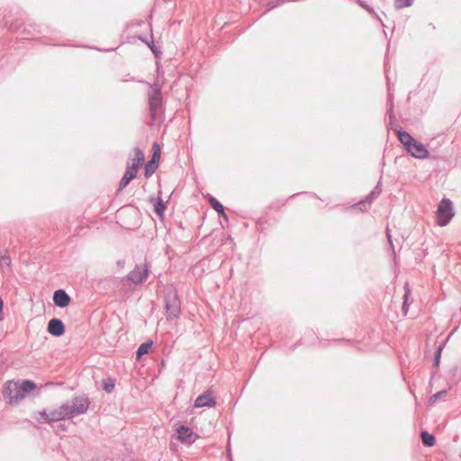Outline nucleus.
Listing matches in <instances>:
<instances>
[{
  "label": "nucleus",
  "mask_w": 461,
  "mask_h": 461,
  "mask_svg": "<svg viewBox=\"0 0 461 461\" xmlns=\"http://www.w3.org/2000/svg\"><path fill=\"white\" fill-rule=\"evenodd\" d=\"M88 400L79 396L73 399L70 404H63L53 411L43 410L36 414V420L40 422L58 421L72 418L84 413L88 408Z\"/></svg>",
  "instance_id": "1"
},
{
  "label": "nucleus",
  "mask_w": 461,
  "mask_h": 461,
  "mask_svg": "<svg viewBox=\"0 0 461 461\" xmlns=\"http://www.w3.org/2000/svg\"><path fill=\"white\" fill-rule=\"evenodd\" d=\"M37 385L32 380L22 382L8 380L3 386V397L10 404L17 403L25 398L26 393L34 391Z\"/></svg>",
  "instance_id": "2"
},
{
  "label": "nucleus",
  "mask_w": 461,
  "mask_h": 461,
  "mask_svg": "<svg viewBox=\"0 0 461 461\" xmlns=\"http://www.w3.org/2000/svg\"><path fill=\"white\" fill-rule=\"evenodd\" d=\"M399 140L413 157L423 158L428 155V150L421 143L414 140L408 132L399 131L397 132Z\"/></svg>",
  "instance_id": "3"
},
{
  "label": "nucleus",
  "mask_w": 461,
  "mask_h": 461,
  "mask_svg": "<svg viewBox=\"0 0 461 461\" xmlns=\"http://www.w3.org/2000/svg\"><path fill=\"white\" fill-rule=\"evenodd\" d=\"M437 221L439 226L447 225L453 217L452 203L444 198L440 201L437 210Z\"/></svg>",
  "instance_id": "4"
},
{
  "label": "nucleus",
  "mask_w": 461,
  "mask_h": 461,
  "mask_svg": "<svg viewBox=\"0 0 461 461\" xmlns=\"http://www.w3.org/2000/svg\"><path fill=\"white\" fill-rule=\"evenodd\" d=\"M149 275V267L146 264L137 266L134 270H132L128 277L133 283H141L143 282Z\"/></svg>",
  "instance_id": "5"
},
{
  "label": "nucleus",
  "mask_w": 461,
  "mask_h": 461,
  "mask_svg": "<svg viewBox=\"0 0 461 461\" xmlns=\"http://www.w3.org/2000/svg\"><path fill=\"white\" fill-rule=\"evenodd\" d=\"M177 439L186 445H191L196 439V436L194 434L193 430L185 426H180L177 429Z\"/></svg>",
  "instance_id": "6"
},
{
  "label": "nucleus",
  "mask_w": 461,
  "mask_h": 461,
  "mask_svg": "<svg viewBox=\"0 0 461 461\" xmlns=\"http://www.w3.org/2000/svg\"><path fill=\"white\" fill-rule=\"evenodd\" d=\"M161 105H162V99H161L160 94L158 92H155L154 95L149 97V109H150L151 118L153 120H156L157 116L160 113Z\"/></svg>",
  "instance_id": "7"
},
{
  "label": "nucleus",
  "mask_w": 461,
  "mask_h": 461,
  "mask_svg": "<svg viewBox=\"0 0 461 461\" xmlns=\"http://www.w3.org/2000/svg\"><path fill=\"white\" fill-rule=\"evenodd\" d=\"M166 311L169 317L177 318L180 315V302L176 296L167 301Z\"/></svg>",
  "instance_id": "8"
},
{
  "label": "nucleus",
  "mask_w": 461,
  "mask_h": 461,
  "mask_svg": "<svg viewBox=\"0 0 461 461\" xmlns=\"http://www.w3.org/2000/svg\"><path fill=\"white\" fill-rule=\"evenodd\" d=\"M215 405V400L212 396V393H204L202 395H199L195 402H194V407L195 408H202V407H213Z\"/></svg>",
  "instance_id": "9"
},
{
  "label": "nucleus",
  "mask_w": 461,
  "mask_h": 461,
  "mask_svg": "<svg viewBox=\"0 0 461 461\" xmlns=\"http://www.w3.org/2000/svg\"><path fill=\"white\" fill-rule=\"evenodd\" d=\"M48 331L53 336L59 337L65 332V326L59 319H51L48 323Z\"/></svg>",
  "instance_id": "10"
},
{
  "label": "nucleus",
  "mask_w": 461,
  "mask_h": 461,
  "mask_svg": "<svg viewBox=\"0 0 461 461\" xmlns=\"http://www.w3.org/2000/svg\"><path fill=\"white\" fill-rule=\"evenodd\" d=\"M145 156L143 151H141L139 148H135L133 149V155L129 159L128 165L131 167H136L138 170L142 167L144 163Z\"/></svg>",
  "instance_id": "11"
},
{
  "label": "nucleus",
  "mask_w": 461,
  "mask_h": 461,
  "mask_svg": "<svg viewBox=\"0 0 461 461\" xmlns=\"http://www.w3.org/2000/svg\"><path fill=\"white\" fill-rule=\"evenodd\" d=\"M54 303L59 307H66L70 303V297L64 290H57L53 294Z\"/></svg>",
  "instance_id": "12"
},
{
  "label": "nucleus",
  "mask_w": 461,
  "mask_h": 461,
  "mask_svg": "<svg viewBox=\"0 0 461 461\" xmlns=\"http://www.w3.org/2000/svg\"><path fill=\"white\" fill-rule=\"evenodd\" d=\"M138 171L136 167H131L127 165L126 171L120 183V189L125 188L129 183L136 177Z\"/></svg>",
  "instance_id": "13"
},
{
  "label": "nucleus",
  "mask_w": 461,
  "mask_h": 461,
  "mask_svg": "<svg viewBox=\"0 0 461 461\" xmlns=\"http://www.w3.org/2000/svg\"><path fill=\"white\" fill-rule=\"evenodd\" d=\"M209 201V203L210 205L218 212L220 213L222 217H224L225 219L227 218V215L225 214L224 212V208H223V205L217 200L215 199L214 197H210L208 199Z\"/></svg>",
  "instance_id": "14"
},
{
  "label": "nucleus",
  "mask_w": 461,
  "mask_h": 461,
  "mask_svg": "<svg viewBox=\"0 0 461 461\" xmlns=\"http://www.w3.org/2000/svg\"><path fill=\"white\" fill-rule=\"evenodd\" d=\"M151 347H152V341H148V342L142 343L139 347V348L136 352L137 358L140 359L143 355L148 354L149 352Z\"/></svg>",
  "instance_id": "15"
},
{
  "label": "nucleus",
  "mask_w": 461,
  "mask_h": 461,
  "mask_svg": "<svg viewBox=\"0 0 461 461\" xmlns=\"http://www.w3.org/2000/svg\"><path fill=\"white\" fill-rule=\"evenodd\" d=\"M421 440L422 443L428 447H432L435 445V438L431 434L427 431L421 432Z\"/></svg>",
  "instance_id": "16"
},
{
  "label": "nucleus",
  "mask_w": 461,
  "mask_h": 461,
  "mask_svg": "<svg viewBox=\"0 0 461 461\" xmlns=\"http://www.w3.org/2000/svg\"><path fill=\"white\" fill-rule=\"evenodd\" d=\"M158 163L156 161H149V163L145 167V176L146 177H149L151 176L158 168Z\"/></svg>",
  "instance_id": "17"
},
{
  "label": "nucleus",
  "mask_w": 461,
  "mask_h": 461,
  "mask_svg": "<svg viewBox=\"0 0 461 461\" xmlns=\"http://www.w3.org/2000/svg\"><path fill=\"white\" fill-rule=\"evenodd\" d=\"M166 209L165 203L162 199L158 198L156 203L154 204V210L156 213L162 219L164 211Z\"/></svg>",
  "instance_id": "18"
},
{
  "label": "nucleus",
  "mask_w": 461,
  "mask_h": 461,
  "mask_svg": "<svg viewBox=\"0 0 461 461\" xmlns=\"http://www.w3.org/2000/svg\"><path fill=\"white\" fill-rule=\"evenodd\" d=\"M152 151H153V154H152V158L150 160L156 161L158 163L159 159H160V154H161V150H160V147H159L158 143L154 142L152 144Z\"/></svg>",
  "instance_id": "19"
},
{
  "label": "nucleus",
  "mask_w": 461,
  "mask_h": 461,
  "mask_svg": "<svg viewBox=\"0 0 461 461\" xmlns=\"http://www.w3.org/2000/svg\"><path fill=\"white\" fill-rule=\"evenodd\" d=\"M412 0H395V5L397 8H403L410 6Z\"/></svg>",
  "instance_id": "20"
},
{
  "label": "nucleus",
  "mask_w": 461,
  "mask_h": 461,
  "mask_svg": "<svg viewBox=\"0 0 461 461\" xmlns=\"http://www.w3.org/2000/svg\"><path fill=\"white\" fill-rule=\"evenodd\" d=\"M103 387L105 392L111 393L114 388V383L112 380L104 381Z\"/></svg>",
  "instance_id": "21"
},
{
  "label": "nucleus",
  "mask_w": 461,
  "mask_h": 461,
  "mask_svg": "<svg viewBox=\"0 0 461 461\" xmlns=\"http://www.w3.org/2000/svg\"><path fill=\"white\" fill-rule=\"evenodd\" d=\"M409 294H410V291H409V289L406 287V291H405V294H404L403 308H405V306H406V304H407V299H408Z\"/></svg>",
  "instance_id": "22"
},
{
  "label": "nucleus",
  "mask_w": 461,
  "mask_h": 461,
  "mask_svg": "<svg viewBox=\"0 0 461 461\" xmlns=\"http://www.w3.org/2000/svg\"><path fill=\"white\" fill-rule=\"evenodd\" d=\"M147 43H148L149 47L150 48V50H152V52L157 55V51L155 50L154 42L151 41V42H147Z\"/></svg>",
  "instance_id": "23"
},
{
  "label": "nucleus",
  "mask_w": 461,
  "mask_h": 461,
  "mask_svg": "<svg viewBox=\"0 0 461 461\" xmlns=\"http://www.w3.org/2000/svg\"><path fill=\"white\" fill-rule=\"evenodd\" d=\"M444 393H445V392H440V393H438L434 394V395L430 398V402H435V401L438 399V396L439 394H444Z\"/></svg>",
  "instance_id": "24"
},
{
  "label": "nucleus",
  "mask_w": 461,
  "mask_h": 461,
  "mask_svg": "<svg viewBox=\"0 0 461 461\" xmlns=\"http://www.w3.org/2000/svg\"><path fill=\"white\" fill-rule=\"evenodd\" d=\"M3 308H4V302H3V300L0 298V313L3 312Z\"/></svg>",
  "instance_id": "25"
}]
</instances>
